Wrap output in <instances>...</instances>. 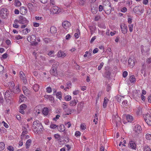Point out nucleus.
I'll return each mask as SVG.
<instances>
[{
  "label": "nucleus",
  "instance_id": "nucleus-41",
  "mask_svg": "<svg viewBox=\"0 0 151 151\" xmlns=\"http://www.w3.org/2000/svg\"><path fill=\"white\" fill-rule=\"evenodd\" d=\"M23 92L24 94L26 96L28 95H29L30 93V92L28 89H26V90H25V91H24Z\"/></svg>",
  "mask_w": 151,
  "mask_h": 151
},
{
  "label": "nucleus",
  "instance_id": "nucleus-21",
  "mask_svg": "<svg viewBox=\"0 0 151 151\" xmlns=\"http://www.w3.org/2000/svg\"><path fill=\"white\" fill-rule=\"evenodd\" d=\"M141 51L142 53L143 52H148L149 50V48L147 46H142L141 47Z\"/></svg>",
  "mask_w": 151,
  "mask_h": 151
},
{
  "label": "nucleus",
  "instance_id": "nucleus-2",
  "mask_svg": "<svg viewBox=\"0 0 151 151\" xmlns=\"http://www.w3.org/2000/svg\"><path fill=\"white\" fill-rule=\"evenodd\" d=\"M59 63L58 62H55L52 65V69L50 70V73L51 75L55 76H57L58 75L57 69V68Z\"/></svg>",
  "mask_w": 151,
  "mask_h": 151
},
{
  "label": "nucleus",
  "instance_id": "nucleus-37",
  "mask_svg": "<svg viewBox=\"0 0 151 151\" xmlns=\"http://www.w3.org/2000/svg\"><path fill=\"white\" fill-rule=\"evenodd\" d=\"M26 98L24 96V95L22 94L20 96L19 100L21 101V102L23 101L24 100H25Z\"/></svg>",
  "mask_w": 151,
  "mask_h": 151
},
{
  "label": "nucleus",
  "instance_id": "nucleus-38",
  "mask_svg": "<svg viewBox=\"0 0 151 151\" xmlns=\"http://www.w3.org/2000/svg\"><path fill=\"white\" fill-rule=\"evenodd\" d=\"M110 74V73L109 71H106L104 73V77L108 78L109 77Z\"/></svg>",
  "mask_w": 151,
  "mask_h": 151
},
{
  "label": "nucleus",
  "instance_id": "nucleus-5",
  "mask_svg": "<svg viewBox=\"0 0 151 151\" xmlns=\"http://www.w3.org/2000/svg\"><path fill=\"white\" fill-rule=\"evenodd\" d=\"M61 11V9L57 6H53L50 9V14H58Z\"/></svg>",
  "mask_w": 151,
  "mask_h": 151
},
{
  "label": "nucleus",
  "instance_id": "nucleus-28",
  "mask_svg": "<svg viewBox=\"0 0 151 151\" xmlns=\"http://www.w3.org/2000/svg\"><path fill=\"white\" fill-rule=\"evenodd\" d=\"M124 98V96L120 95H118L116 96V100L119 102H120L121 101L123 100Z\"/></svg>",
  "mask_w": 151,
  "mask_h": 151
},
{
  "label": "nucleus",
  "instance_id": "nucleus-51",
  "mask_svg": "<svg viewBox=\"0 0 151 151\" xmlns=\"http://www.w3.org/2000/svg\"><path fill=\"white\" fill-rule=\"evenodd\" d=\"M104 65V63L103 62L101 63L100 65L98 66V69L99 70H100L102 68L103 65Z\"/></svg>",
  "mask_w": 151,
  "mask_h": 151
},
{
  "label": "nucleus",
  "instance_id": "nucleus-20",
  "mask_svg": "<svg viewBox=\"0 0 151 151\" xmlns=\"http://www.w3.org/2000/svg\"><path fill=\"white\" fill-rule=\"evenodd\" d=\"M126 118L127 120L129 122H132L134 120L133 117L131 115L129 114H127L126 116Z\"/></svg>",
  "mask_w": 151,
  "mask_h": 151
},
{
  "label": "nucleus",
  "instance_id": "nucleus-8",
  "mask_svg": "<svg viewBox=\"0 0 151 151\" xmlns=\"http://www.w3.org/2000/svg\"><path fill=\"white\" fill-rule=\"evenodd\" d=\"M120 120V117L118 115H114L113 116V122L115 123L116 126H118L121 123Z\"/></svg>",
  "mask_w": 151,
  "mask_h": 151
},
{
  "label": "nucleus",
  "instance_id": "nucleus-3",
  "mask_svg": "<svg viewBox=\"0 0 151 151\" xmlns=\"http://www.w3.org/2000/svg\"><path fill=\"white\" fill-rule=\"evenodd\" d=\"M33 128L36 129V131H42L43 127L39 121H36L33 123Z\"/></svg>",
  "mask_w": 151,
  "mask_h": 151
},
{
  "label": "nucleus",
  "instance_id": "nucleus-27",
  "mask_svg": "<svg viewBox=\"0 0 151 151\" xmlns=\"http://www.w3.org/2000/svg\"><path fill=\"white\" fill-rule=\"evenodd\" d=\"M129 144L131 148L134 149H135L136 145L134 141H130Z\"/></svg>",
  "mask_w": 151,
  "mask_h": 151
},
{
  "label": "nucleus",
  "instance_id": "nucleus-12",
  "mask_svg": "<svg viewBox=\"0 0 151 151\" xmlns=\"http://www.w3.org/2000/svg\"><path fill=\"white\" fill-rule=\"evenodd\" d=\"M27 107V106L25 104H23L20 105L19 107V112L22 114H24V110L26 109Z\"/></svg>",
  "mask_w": 151,
  "mask_h": 151
},
{
  "label": "nucleus",
  "instance_id": "nucleus-4",
  "mask_svg": "<svg viewBox=\"0 0 151 151\" xmlns=\"http://www.w3.org/2000/svg\"><path fill=\"white\" fill-rule=\"evenodd\" d=\"M8 15V11L6 8H2L0 11V16L3 19H6Z\"/></svg>",
  "mask_w": 151,
  "mask_h": 151
},
{
  "label": "nucleus",
  "instance_id": "nucleus-54",
  "mask_svg": "<svg viewBox=\"0 0 151 151\" xmlns=\"http://www.w3.org/2000/svg\"><path fill=\"white\" fill-rule=\"evenodd\" d=\"M35 18L36 20H40V21H42L43 20V17H39L36 16L35 17Z\"/></svg>",
  "mask_w": 151,
  "mask_h": 151
},
{
  "label": "nucleus",
  "instance_id": "nucleus-49",
  "mask_svg": "<svg viewBox=\"0 0 151 151\" xmlns=\"http://www.w3.org/2000/svg\"><path fill=\"white\" fill-rule=\"evenodd\" d=\"M56 96L59 99H61V92H58L56 94Z\"/></svg>",
  "mask_w": 151,
  "mask_h": 151
},
{
  "label": "nucleus",
  "instance_id": "nucleus-26",
  "mask_svg": "<svg viewBox=\"0 0 151 151\" xmlns=\"http://www.w3.org/2000/svg\"><path fill=\"white\" fill-rule=\"evenodd\" d=\"M109 99L106 97H105L104 99V101L103 104V107L105 108L106 107Z\"/></svg>",
  "mask_w": 151,
  "mask_h": 151
},
{
  "label": "nucleus",
  "instance_id": "nucleus-18",
  "mask_svg": "<svg viewBox=\"0 0 151 151\" xmlns=\"http://www.w3.org/2000/svg\"><path fill=\"white\" fill-rule=\"evenodd\" d=\"M128 64L129 66L132 68L134 65V59H132L131 58H129L128 60Z\"/></svg>",
  "mask_w": 151,
  "mask_h": 151
},
{
  "label": "nucleus",
  "instance_id": "nucleus-22",
  "mask_svg": "<svg viewBox=\"0 0 151 151\" xmlns=\"http://www.w3.org/2000/svg\"><path fill=\"white\" fill-rule=\"evenodd\" d=\"M66 56L65 53L63 51L60 50L58 52L57 56L58 57H64Z\"/></svg>",
  "mask_w": 151,
  "mask_h": 151
},
{
  "label": "nucleus",
  "instance_id": "nucleus-23",
  "mask_svg": "<svg viewBox=\"0 0 151 151\" xmlns=\"http://www.w3.org/2000/svg\"><path fill=\"white\" fill-rule=\"evenodd\" d=\"M58 131L60 132H63L65 131V128L64 125L62 124L59 126L58 128Z\"/></svg>",
  "mask_w": 151,
  "mask_h": 151
},
{
  "label": "nucleus",
  "instance_id": "nucleus-7",
  "mask_svg": "<svg viewBox=\"0 0 151 151\" xmlns=\"http://www.w3.org/2000/svg\"><path fill=\"white\" fill-rule=\"evenodd\" d=\"M13 90H7L5 92L4 94V97L5 99H7L10 100L12 99V92Z\"/></svg>",
  "mask_w": 151,
  "mask_h": 151
},
{
  "label": "nucleus",
  "instance_id": "nucleus-58",
  "mask_svg": "<svg viewBox=\"0 0 151 151\" xmlns=\"http://www.w3.org/2000/svg\"><path fill=\"white\" fill-rule=\"evenodd\" d=\"M127 74H128V73H127V72L126 71H124L123 72V74H122L124 78L126 77L127 76Z\"/></svg>",
  "mask_w": 151,
  "mask_h": 151
},
{
  "label": "nucleus",
  "instance_id": "nucleus-57",
  "mask_svg": "<svg viewBox=\"0 0 151 151\" xmlns=\"http://www.w3.org/2000/svg\"><path fill=\"white\" fill-rule=\"evenodd\" d=\"M111 87L109 84H108L107 85L106 91L108 92H109L111 89Z\"/></svg>",
  "mask_w": 151,
  "mask_h": 151
},
{
  "label": "nucleus",
  "instance_id": "nucleus-47",
  "mask_svg": "<svg viewBox=\"0 0 151 151\" xmlns=\"http://www.w3.org/2000/svg\"><path fill=\"white\" fill-rule=\"evenodd\" d=\"M21 79L23 81V82L24 83L26 84L27 83V80L25 78V76H22V77H21Z\"/></svg>",
  "mask_w": 151,
  "mask_h": 151
},
{
  "label": "nucleus",
  "instance_id": "nucleus-33",
  "mask_svg": "<svg viewBox=\"0 0 151 151\" xmlns=\"http://www.w3.org/2000/svg\"><path fill=\"white\" fill-rule=\"evenodd\" d=\"M31 143V140L30 139H28L26 143V148H28L29 147Z\"/></svg>",
  "mask_w": 151,
  "mask_h": 151
},
{
  "label": "nucleus",
  "instance_id": "nucleus-48",
  "mask_svg": "<svg viewBox=\"0 0 151 151\" xmlns=\"http://www.w3.org/2000/svg\"><path fill=\"white\" fill-rule=\"evenodd\" d=\"M86 126L84 124H81L80 126V128L82 130H85L86 129Z\"/></svg>",
  "mask_w": 151,
  "mask_h": 151
},
{
  "label": "nucleus",
  "instance_id": "nucleus-61",
  "mask_svg": "<svg viewBox=\"0 0 151 151\" xmlns=\"http://www.w3.org/2000/svg\"><path fill=\"white\" fill-rule=\"evenodd\" d=\"M101 92H99L98 93L97 96V97L96 98V101H98L99 100V97L101 96Z\"/></svg>",
  "mask_w": 151,
  "mask_h": 151
},
{
  "label": "nucleus",
  "instance_id": "nucleus-6",
  "mask_svg": "<svg viewBox=\"0 0 151 151\" xmlns=\"http://www.w3.org/2000/svg\"><path fill=\"white\" fill-rule=\"evenodd\" d=\"M145 121L147 124L151 126V116L148 113H147L143 116Z\"/></svg>",
  "mask_w": 151,
  "mask_h": 151
},
{
  "label": "nucleus",
  "instance_id": "nucleus-31",
  "mask_svg": "<svg viewBox=\"0 0 151 151\" xmlns=\"http://www.w3.org/2000/svg\"><path fill=\"white\" fill-rule=\"evenodd\" d=\"M129 80L131 83H134L136 82V79L134 75L131 76L129 77Z\"/></svg>",
  "mask_w": 151,
  "mask_h": 151
},
{
  "label": "nucleus",
  "instance_id": "nucleus-59",
  "mask_svg": "<svg viewBox=\"0 0 151 151\" xmlns=\"http://www.w3.org/2000/svg\"><path fill=\"white\" fill-rule=\"evenodd\" d=\"M104 9L103 6H102V5H100L99 6V11L101 12Z\"/></svg>",
  "mask_w": 151,
  "mask_h": 151
},
{
  "label": "nucleus",
  "instance_id": "nucleus-30",
  "mask_svg": "<svg viewBox=\"0 0 151 151\" xmlns=\"http://www.w3.org/2000/svg\"><path fill=\"white\" fill-rule=\"evenodd\" d=\"M50 31L52 34L55 33L57 32L56 28L54 26H52L50 28Z\"/></svg>",
  "mask_w": 151,
  "mask_h": 151
},
{
  "label": "nucleus",
  "instance_id": "nucleus-29",
  "mask_svg": "<svg viewBox=\"0 0 151 151\" xmlns=\"http://www.w3.org/2000/svg\"><path fill=\"white\" fill-rule=\"evenodd\" d=\"M77 102H78V101L74 99L70 102V105L71 106H75L76 105Z\"/></svg>",
  "mask_w": 151,
  "mask_h": 151
},
{
  "label": "nucleus",
  "instance_id": "nucleus-56",
  "mask_svg": "<svg viewBox=\"0 0 151 151\" xmlns=\"http://www.w3.org/2000/svg\"><path fill=\"white\" fill-rule=\"evenodd\" d=\"M54 137L55 139H58V140H59L60 138V135L58 134H55Z\"/></svg>",
  "mask_w": 151,
  "mask_h": 151
},
{
  "label": "nucleus",
  "instance_id": "nucleus-11",
  "mask_svg": "<svg viewBox=\"0 0 151 151\" xmlns=\"http://www.w3.org/2000/svg\"><path fill=\"white\" fill-rule=\"evenodd\" d=\"M19 22L21 24H24L27 22L26 19L23 16H20L19 17Z\"/></svg>",
  "mask_w": 151,
  "mask_h": 151
},
{
  "label": "nucleus",
  "instance_id": "nucleus-24",
  "mask_svg": "<svg viewBox=\"0 0 151 151\" xmlns=\"http://www.w3.org/2000/svg\"><path fill=\"white\" fill-rule=\"evenodd\" d=\"M13 92L15 94H17L20 91V89H19V86H17L14 90L13 91Z\"/></svg>",
  "mask_w": 151,
  "mask_h": 151
},
{
  "label": "nucleus",
  "instance_id": "nucleus-53",
  "mask_svg": "<svg viewBox=\"0 0 151 151\" xmlns=\"http://www.w3.org/2000/svg\"><path fill=\"white\" fill-rule=\"evenodd\" d=\"M57 127L56 125L53 124H51L50 126V128L52 129H55Z\"/></svg>",
  "mask_w": 151,
  "mask_h": 151
},
{
  "label": "nucleus",
  "instance_id": "nucleus-17",
  "mask_svg": "<svg viewBox=\"0 0 151 151\" xmlns=\"http://www.w3.org/2000/svg\"><path fill=\"white\" fill-rule=\"evenodd\" d=\"M63 27L65 29H68L69 27L70 24L67 21H65L62 23V24Z\"/></svg>",
  "mask_w": 151,
  "mask_h": 151
},
{
  "label": "nucleus",
  "instance_id": "nucleus-52",
  "mask_svg": "<svg viewBox=\"0 0 151 151\" xmlns=\"http://www.w3.org/2000/svg\"><path fill=\"white\" fill-rule=\"evenodd\" d=\"M7 149L10 151H14V147L11 146H9Z\"/></svg>",
  "mask_w": 151,
  "mask_h": 151
},
{
  "label": "nucleus",
  "instance_id": "nucleus-55",
  "mask_svg": "<svg viewBox=\"0 0 151 151\" xmlns=\"http://www.w3.org/2000/svg\"><path fill=\"white\" fill-rule=\"evenodd\" d=\"M46 91L48 93H50L52 91L51 88L50 87H48L46 89Z\"/></svg>",
  "mask_w": 151,
  "mask_h": 151
},
{
  "label": "nucleus",
  "instance_id": "nucleus-35",
  "mask_svg": "<svg viewBox=\"0 0 151 151\" xmlns=\"http://www.w3.org/2000/svg\"><path fill=\"white\" fill-rule=\"evenodd\" d=\"M139 6H136L134 9V13L137 14H138L139 12Z\"/></svg>",
  "mask_w": 151,
  "mask_h": 151
},
{
  "label": "nucleus",
  "instance_id": "nucleus-13",
  "mask_svg": "<svg viewBox=\"0 0 151 151\" xmlns=\"http://www.w3.org/2000/svg\"><path fill=\"white\" fill-rule=\"evenodd\" d=\"M27 10L26 8L24 6H22L20 8V12L23 15H25L27 12Z\"/></svg>",
  "mask_w": 151,
  "mask_h": 151
},
{
  "label": "nucleus",
  "instance_id": "nucleus-40",
  "mask_svg": "<svg viewBox=\"0 0 151 151\" xmlns=\"http://www.w3.org/2000/svg\"><path fill=\"white\" fill-rule=\"evenodd\" d=\"M144 151H151L150 148L147 145L145 146L144 147Z\"/></svg>",
  "mask_w": 151,
  "mask_h": 151
},
{
  "label": "nucleus",
  "instance_id": "nucleus-63",
  "mask_svg": "<svg viewBox=\"0 0 151 151\" xmlns=\"http://www.w3.org/2000/svg\"><path fill=\"white\" fill-rule=\"evenodd\" d=\"M104 147L101 145L100 147V151H104Z\"/></svg>",
  "mask_w": 151,
  "mask_h": 151
},
{
  "label": "nucleus",
  "instance_id": "nucleus-42",
  "mask_svg": "<svg viewBox=\"0 0 151 151\" xmlns=\"http://www.w3.org/2000/svg\"><path fill=\"white\" fill-rule=\"evenodd\" d=\"M27 6L29 9H32L34 7V5L31 3H29L28 4Z\"/></svg>",
  "mask_w": 151,
  "mask_h": 151
},
{
  "label": "nucleus",
  "instance_id": "nucleus-62",
  "mask_svg": "<svg viewBox=\"0 0 151 151\" xmlns=\"http://www.w3.org/2000/svg\"><path fill=\"white\" fill-rule=\"evenodd\" d=\"M2 123H4V126L6 128H8L9 127V126L8 125V124L6 123H5L4 122V121H3L2 122Z\"/></svg>",
  "mask_w": 151,
  "mask_h": 151
},
{
  "label": "nucleus",
  "instance_id": "nucleus-36",
  "mask_svg": "<svg viewBox=\"0 0 151 151\" xmlns=\"http://www.w3.org/2000/svg\"><path fill=\"white\" fill-rule=\"evenodd\" d=\"M5 148V144L3 142H0V151H2Z\"/></svg>",
  "mask_w": 151,
  "mask_h": 151
},
{
  "label": "nucleus",
  "instance_id": "nucleus-60",
  "mask_svg": "<svg viewBox=\"0 0 151 151\" xmlns=\"http://www.w3.org/2000/svg\"><path fill=\"white\" fill-rule=\"evenodd\" d=\"M60 116V115H57L54 118H53V120L56 121L57 120L59 119Z\"/></svg>",
  "mask_w": 151,
  "mask_h": 151
},
{
  "label": "nucleus",
  "instance_id": "nucleus-46",
  "mask_svg": "<svg viewBox=\"0 0 151 151\" xmlns=\"http://www.w3.org/2000/svg\"><path fill=\"white\" fill-rule=\"evenodd\" d=\"M71 96H70L67 95L65 97V99L67 101H69L71 100Z\"/></svg>",
  "mask_w": 151,
  "mask_h": 151
},
{
  "label": "nucleus",
  "instance_id": "nucleus-45",
  "mask_svg": "<svg viewBox=\"0 0 151 151\" xmlns=\"http://www.w3.org/2000/svg\"><path fill=\"white\" fill-rule=\"evenodd\" d=\"M146 138L147 140L151 139V134H147L146 135Z\"/></svg>",
  "mask_w": 151,
  "mask_h": 151
},
{
  "label": "nucleus",
  "instance_id": "nucleus-1",
  "mask_svg": "<svg viewBox=\"0 0 151 151\" xmlns=\"http://www.w3.org/2000/svg\"><path fill=\"white\" fill-rule=\"evenodd\" d=\"M104 10L107 14H110L111 11V7L110 2L108 1H106L103 3Z\"/></svg>",
  "mask_w": 151,
  "mask_h": 151
},
{
  "label": "nucleus",
  "instance_id": "nucleus-34",
  "mask_svg": "<svg viewBox=\"0 0 151 151\" xmlns=\"http://www.w3.org/2000/svg\"><path fill=\"white\" fill-rule=\"evenodd\" d=\"M42 113L43 114L47 115L48 114V110L47 108H44L42 111Z\"/></svg>",
  "mask_w": 151,
  "mask_h": 151
},
{
  "label": "nucleus",
  "instance_id": "nucleus-43",
  "mask_svg": "<svg viewBox=\"0 0 151 151\" xmlns=\"http://www.w3.org/2000/svg\"><path fill=\"white\" fill-rule=\"evenodd\" d=\"M50 6H49V7H51V6H52V7H53V6H55V3L54 1H53L52 0H50Z\"/></svg>",
  "mask_w": 151,
  "mask_h": 151
},
{
  "label": "nucleus",
  "instance_id": "nucleus-15",
  "mask_svg": "<svg viewBox=\"0 0 151 151\" xmlns=\"http://www.w3.org/2000/svg\"><path fill=\"white\" fill-rule=\"evenodd\" d=\"M142 129L141 126L139 125H136L134 128L133 130L135 132H140L142 131Z\"/></svg>",
  "mask_w": 151,
  "mask_h": 151
},
{
  "label": "nucleus",
  "instance_id": "nucleus-32",
  "mask_svg": "<svg viewBox=\"0 0 151 151\" xmlns=\"http://www.w3.org/2000/svg\"><path fill=\"white\" fill-rule=\"evenodd\" d=\"M33 88L35 92H37L38 91L39 86L37 84H35L33 86Z\"/></svg>",
  "mask_w": 151,
  "mask_h": 151
},
{
  "label": "nucleus",
  "instance_id": "nucleus-16",
  "mask_svg": "<svg viewBox=\"0 0 151 151\" xmlns=\"http://www.w3.org/2000/svg\"><path fill=\"white\" fill-rule=\"evenodd\" d=\"M121 30L123 34H125L127 33V26L125 25H121Z\"/></svg>",
  "mask_w": 151,
  "mask_h": 151
},
{
  "label": "nucleus",
  "instance_id": "nucleus-19",
  "mask_svg": "<svg viewBox=\"0 0 151 151\" xmlns=\"http://www.w3.org/2000/svg\"><path fill=\"white\" fill-rule=\"evenodd\" d=\"M132 95L134 98L135 99L139 98V94L137 91H134L132 92Z\"/></svg>",
  "mask_w": 151,
  "mask_h": 151
},
{
  "label": "nucleus",
  "instance_id": "nucleus-25",
  "mask_svg": "<svg viewBox=\"0 0 151 151\" xmlns=\"http://www.w3.org/2000/svg\"><path fill=\"white\" fill-rule=\"evenodd\" d=\"M29 137V136L27 135L26 133H22V134L21 135V138L22 139H27Z\"/></svg>",
  "mask_w": 151,
  "mask_h": 151
},
{
  "label": "nucleus",
  "instance_id": "nucleus-44",
  "mask_svg": "<svg viewBox=\"0 0 151 151\" xmlns=\"http://www.w3.org/2000/svg\"><path fill=\"white\" fill-rule=\"evenodd\" d=\"M129 31L132 32L133 30V24H129L128 25Z\"/></svg>",
  "mask_w": 151,
  "mask_h": 151
},
{
  "label": "nucleus",
  "instance_id": "nucleus-64",
  "mask_svg": "<svg viewBox=\"0 0 151 151\" xmlns=\"http://www.w3.org/2000/svg\"><path fill=\"white\" fill-rule=\"evenodd\" d=\"M39 25V24L38 23L34 22L33 23V26L35 27H38Z\"/></svg>",
  "mask_w": 151,
  "mask_h": 151
},
{
  "label": "nucleus",
  "instance_id": "nucleus-9",
  "mask_svg": "<svg viewBox=\"0 0 151 151\" xmlns=\"http://www.w3.org/2000/svg\"><path fill=\"white\" fill-rule=\"evenodd\" d=\"M36 37L35 35H32L28 36L27 38V40L30 42L33 43L36 41Z\"/></svg>",
  "mask_w": 151,
  "mask_h": 151
},
{
  "label": "nucleus",
  "instance_id": "nucleus-39",
  "mask_svg": "<svg viewBox=\"0 0 151 151\" xmlns=\"http://www.w3.org/2000/svg\"><path fill=\"white\" fill-rule=\"evenodd\" d=\"M14 5L16 6H17L18 7H19L21 5V3L19 1L16 0L15 1Z\"/></svg>",
  "mask_w": 151,
  "mask_h": 151
},
{
  "label": "nucleus",
  "instance_id": "nucleus-14",
  "mask_svg": "<svg viewBox=\"0 0 151 151\" xmlns=\"http://www.w3.org/2000/svg\"><path fill=\"white\" fill-rule=\"evenodd\" d=\"M7 84L10 90H13L15 86V84L13 81L9 82L7 83Z\"/></svg>",
  "mask_w": 151,
  "mask_h": 151
},
{
  "label": "nucleus",
  "instance_id": "nucleus-10",
  "mask_svg": "<svg viewBox=\"0 0 151 151\" xmlns=\"http://www.w3.org/2000/svg\"><path fill=\"white\" fill-rule=\"evenodd\" d=\"M63 109L64 110V111L66 114L68 115L70 114L73 111H74V110L73 109L67 108V107H65L64 106H63Z\"/></svg>",
  "mask_w": 151,
  "mask_h": 151
},
{
  "label": "nucleus",
  "instance_id": "nucleus-50",
  "mask_svg": "<svg viewBox=\"0 0 151 151\" xmlns=\"http://www.w3.org/2000/svg\"><path fill=\"white\" fill-rule=\"evenodd\" d=\"M128 104V102L127 100H123V101L122 102V104L124 106H126Z\"/></svg>",
  "mask_w": 151,
  "mask_h": 151
}]
</instances>
